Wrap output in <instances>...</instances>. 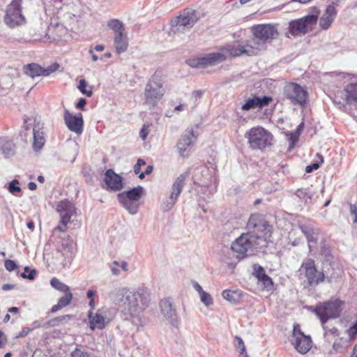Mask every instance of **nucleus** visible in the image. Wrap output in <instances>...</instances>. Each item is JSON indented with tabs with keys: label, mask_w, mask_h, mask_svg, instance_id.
I'll list each match as a JSON object with an SVG mask.
<instances>
[{
	"label": "nucleus",
	"mask_w": 357,
	"mask_h": 357,
	"mask_svg": "<svg viewBox=\"0 0 357 357\" xmlns=\"http://www.w3.org/2000/svg\"><path fill=\"white\" fill-rule=\"evenodd\" d=\"M110 301L121 309L125 314L137 317L149 305L150 289L144 286L137 287H114L108 294Z\"/></svg>",
	"instance_id": "obj_1"
},
{
	"label": "nucleus",
	"mask_w": 357,
	"mask_h": 357,
	"mask_svg": "<svg viewBox=\"0 0 357 357\" xmlns=\"http://www.w3.org/2000/svg\"><path fill=\"white\" fill-rule=\"evenodd\" d=\"M252 32L253 38L248 40V43L255 52V55L265 50L267 43H270L278 35L277 29L271 24L255 25L252 27Z\"/></svg>",
	"instance_id": "obj_2"
},
{
	"label": "nucleus",
	"mask_w": 357,
	"mask_h": 357,
	"mask_svg": "<svg viewBox=\"0 0 357 357\" xmlns=\"http://www.w3.org/2000/svg\"><path fill=\"white\" fill-rule=\"evenodd\" d=\"M165 90L160 78L153 75L146 84L144 89V102L151 108H154L162 99Z\"/></svg>",
	"instance_id": "obj_3"
},
{
	"label": "nucleus",
	"mask_w": 357,
	"mask_h": 357,
	"mask_svg": "<svg viewBox=\"0 0 357 357\" xmlns=\"http://www.w3.org/2000/svg\"><path fill=\"white\" fill-rule=\"evenodd\" d=\"M198 17L195 10H188L174 17L171 21L170 36H176L189 31L197 21Z\"/></svg>",
	"instance_id": "obj_4"
},
{
	"label": "nucleus",
	"mask_w": 357,
	"mask_h": 357,
	"mask_svg": "<svg viewBox=\"0 0 357 357\" xmlns=\"http://www.w3.org/2000/svg\"><path fill=\"white\" fill-rule=\"evenodd\" d=\"M251 235L250 233H243L232 243L231 249L236 254L238 261L246 257L248 252L262 246Z\"/></svg>",
	"instance_id": "obj_5"
},
{
	"label": "nucleus",
	"mask_w": 357,
	"mask_h": 357,
	"mask_svg": "<svg viewBox=\"0 0 357 357\" xmlns=\"http://www.w3.org/2000/svg\"><path fill=\"white\" fill-rule=\"evenodd\" d=\"M245 137L252 149H263L272 144L273 135L264 128L257 126L246 132Z\"/></svg>",
	"instance_id": "obj_6"
},
{
	"label": "nucleus",
	"mask_w": 357,
	"mask_h": 357,
	"mask_svg": "<svg viewBox=\"0 0 357 357\" xmlns=\"http://www.w3.org/2000/svg\"><path fill=\"white\" fill-rule=\"evenodd\" d=\"M334 104L340 109L345 108L346 105L357 106V81H351L342 90L336 93L333 98Z\"/></svg>",
	"instance_id": "obj_7"
},
{
	"label": "nucleus",
	"mask_w": 357,
	"mask_h": 357,
	"mask_svg": "<svg viewBox=\"0 0 357 357\" xmlns=\"http://www.w3.org/2000/svg\"><path fill=\"white\" fill-rule=\"evenodd\" d=\"M301 268L303 271L310 286H316L326 280L328 283L333 281L332 276H326L324 273L319 271L313 259H305L301 264Z\"/></svg>",
	"instance_id": "obj_8"
},
{
	"label": "nucleus",
	"mask_w": 357,
	"mask_h": 357,
	"mask_svg": "<svg viewBox=\"0 0 357 357\" xmlns=\"http://www.w3.org/2000/svg\"><path fill=\"white\" fill-rule=\"evenodd\" d=\"M268 227L267 221L264 216L259 213H254L250 215L248 223L247 228L253 238H255L261 245L266 241V234Z\"/></svg>",
	"instance_id": "obj_9"
},
{
	"label": "nucleus",
	"mask_w": 357,
	"mask_h": 357,
	"mask_svg": "<svg viewBox=\"0 0 357 357\" xmlns=\"http://www.w3.org/2000/svg\"><path fill=\"white\" fill-rule=\"evenodd\" d=\"M342 304L340 299L330 301L317 305L314 312L319 317L321 324H324L328 319L340 316Z\"/></svg>",
	"instance_id": "obj_10"
},
{
	"label": "nucleus",
	"mask_w": 357,
	"mask_h": 357,
	"mask_svg": "<svg viewBox=\"0 0 357 357\" xmlns=\"http://www.w3.org/2000/svg\"><path fill=\"white\" fill-rule=\"evenodd\" d=\"M317 14L307 15L289 22V33L293 36L305 35L317 24Z\"/></svg>",
	"instance_id": "obj_11"
},
{
	"label": "nucleus",
	"mask_w": 357,
	"mask_h": 357,
	"mask_svg": "<svg viewBox=\"0 0 357 357\" xmlns=\"http://www.w3.org/2000/svg\"><path fill=\"white\" fill-rule=\"evenodd\" d=\"M284 96L294 105L304 106L307 100V91L296 83H289L284 88Z\"/></svg>",
	"instance_id": "obj_12"
},
{
	"label": "nucleus",
	"mask_w": 357,
	"mask_h": 357,
	"mask_svg": "<svg viewBox=\"0 0 357 357\" xmlns=\"http://www.w3.org/2000/svg\"><path fill=\"white\" fill-rule=\"evenodd\" d=\"M292 337L291 342L298 352L305 354L310 351L312 344V339L310 335H305L301 331L298 324L294 326Z\"/></svg>",
	"instance_id": "obj_13"
},
{
	"label": "nucleus",
	"mask_w": 357,
	"mask_h": 357,
	"mask_svg": "<svg viewBox=\"0 0 357 357\" xmlns=\"http://www.w3.org/2000/svg\"><path fill=\"white\" fill-rule=\"evenodd\" d=\"M197 141V136L192 128L187 129L177 142L176 147L180 155L187 158L190 155L194 144Z\"/></svg>",
	"instance_id": "obj_14"
},
{
	"label": "nucleus",
	"mask_w": 357,
	"mask_h": 357,
	"mask_svg": "<svg viewBox=\"0 0 357 357\" xmlns=\"http://www.w3.org/2000/svg\"><path fill=\"white\" fill-rule=\"evenodd\" d=\"M22 1L13 0L8 6L4 20L10 27L19 26L22 21Z\"/></svg>",
	"instance_id": "obj_15"
},
{
	"label": "nucleus",
	"mask_w": 357,
	"mask_h": 357,
	"mask_svg": "<svg viewBox=\"0 0 357 357\" xmlns=\"http://www.w3.org/2000/svg\"><path fill=\"white\" fill-rule=\"evenodd\" d=\"M219 53H224L226 58L227 56L236 57L242 55L250 56L255 55V52L252 49L248 41H247L245 45H227L221 48V52Z\"/></svg>",
	"instance_id": "obj_16"
},
{
	"label": "nucleus",
	"mask_w": 357,
	"mask_h": 357,
	"mask_svg": "<svg viewBox=\"0 0 357 357\" xmlns=\"http://www.w3.org/2000/svg\"><path fill=\"white\" fill-rule=\"evenodd\" d=\"M63 119L66 126L73 132L80 135L84 130V120L81 113L75 115L70 114L68 110H64Z\"/></svg>",
	"instance_id": "obj_17"
},
{
	"label": "nucleus",
	"mask_w": 357,
	"mask_h": 357,
	"mask_svg": "<svg viewBox=\"0 0 357 357\" xmlns=\"http://www.w3.org/2000/svg\"><path fill=\"white\" fill-rule=\"evenodd\" d=\"M56 211L60 216V223L64 227L70 222L71 218L76 213V207L70 201L65 199L59 202L56 206Z\"/></svg>",
	"instance_id": "obj_18"
},
{
	"label": "nucleus",
	"mask_w": 357,
	"mask_h": 357,
	"mask_svg": "<svg viewBox=\"0 0 357 357\" xmlns=\"http://www.w3.org/2000/svg\"><path fill=\"white\" fill-rule=\"evenodd\" d=\"M76 250V243L69 236L62 238L56 247V250L64 257L67 262H70L73 260Z\"/></svg>",
	"instance_id": "obj_19"
},
{
	"label": "nucleus",
	"mask_w": 357,
	"mask_h": 357,
	"mask_svg": "<svg viewBox=\"0 0 357 357\" xmlns=\"http://www.w3.org/2000/svg\"><path fill=\"white\" fill-rule=\"evenodd\" d=\"M43 130V124L40 123V121L37 117H36L34 119L33 127V149L35 151H40L45 143V132Z\"/></svg>",
	"instance_id": "obj_20"
},
{
	"label": "nucleus",
	"mask_w": 357,
	"mask_h": 357,
	"mask_svg": "<svg viewBox=\"0 0 357 357\" xmlns=\"http://www.w3.org/2000/svg\"><path fill=\"white\" fill-rule=\"evenodd\" d=\"M106 189L112 191H119L123 188L122 177L116 174L112 169L106 171L104 178Z\"/></svg>",
	"instance_id": "obj_21"
},
{
	"label": "nucleus",
	"mask_w": 357,
	"mask_h": 357,
	"mask_svg": "<svg viewBox=\"0 0 357 357\" xmlns=\"http://www.w3.org/2000/svg\"><path fill=\"white\" fill-rule=\"evenodd\" d=\"M105 311L102 309H99L96 312L95 315L93 316L91 311L89 312V325L91 330H94L96 328L102 329L105 327L106 324L109 323V320H107L105 317Z\"/></svg>",
	"instance_id": "obj_22"
},
{
	"label": "nucleus",
	"mask_w": 357,
	"mask_h": 357,
	"mask_svg": "<svg viewBox=\"0 0 357 357\" xmlns=\"http://www.w3.org/2000/svg\"><path fill=\"white\" fill-rule=\"evenodd\" d=\"M337 12L333 5H328L319 19V24L321 29H328L334 22Z\"/></svg>",
	"instance_id": "obj_23"
},
{
	"label": "nucleus",
	"mask_w": 357,
	"mask_h": 357,
	"mask_svg": "<svg viewBox=\"0 0 357 357\" xmlns=\"http://www.w3.org/2000/svg\"><path fill=\"white\" fill-rule=\"evenodd\" d=\"M160 307L162 314L166 319H167L172 325L177 326L176 310L173 307L170 299L165 298L162 300L160 303Z\"/></svg>",
	"instance_id": "obj_24"
},
{
	"label": "nucleus",
	"mask_w": 357,
	"mask_h": 357,
	"mask_svg": "<svg viewBox=\"0 0 357 357\" xmlns=\"http://www.w3.org/2000/svg\"><path fill=\"white\" fill-rule=\"evenodd\" d=\"M254 275L257 278L259 282L261 283L264 288L271 290L273 286V280L266 275L264 268L258 264L253 266Z\"/></svg>",
	"instance_id": "obj_25"
},
{
	"label": "nucleus",
	"mask_w": 357,
	"mask_h": 357,
	"mask_svg": "<svg viewBox=\"0 0 357 357\" xmlns=\"http://www.w3.org/2000/svg\"><path fill=\"white\" fill-rule=\"evenodd\" d=\"M299 228L307 240L310 251H312L311 244L317 243L319 238V230L310 225H301L299 226Z\"/></svg>",
	"instance_id": "obj_26"
},
{
	"label": "nucleus",
	"mask_w": 357,
	"mask_h": 357,
	"mask_svg": "<svg viewBox=\"0 0 357 357\" xmlns=\"http://www.w3.org/2000/svg\"><path fill=\"white\" fill-rule=\"evenodd\" d=\"M271 101V98L270 97L263 96L262 98H260L255 95L252 98L247 100L241 108L243 110L246 111L256 107L261 108L268 105Z\"/></svg>",
	"instance_id": "obj_27"
},
{
	"label": "nucleus",
	"mask_w": 357,
	"mask_h": 357,
	"mask_svg": "<svg viewBox=\"0 0 357 357\" xmlns=\"http://www.w3.org/2000/svg\"><path fill=\"white\" fill-rule=\"evenodd\" d=\"M199 58L201 68L215 65L226 60V56L224 53L219 52L209 53L204 56Z\"/></svg>",
	"instance_id": "obj_28"
},
{
	"label": "nucleus",
	"mask_w": 357,
	"mask_h": 357,
	"mask_svg": "<svg viewBox=\"0 0 357 357\" xmlns=\"http://www.w3.org/2000/svg\"><path fill=\"white\" fill-rule=\"evenodd\" d=\"M64 8H61V9L57 13V17L59 20V22L56 23L55 26L56 28L61 27V33H65L67 31V29L64 25L70 24V22L74 20L75 15L66 12L64 13Z\"/></svg>",
	"instance_id": "obj_29"
},
{
	"label": "nucleus",
	"mask_w": 357,
	"mask_h": 357,
	"mask_svg": "<svg viewBox=\"0 0 357 357\" xmlns=\"http://www.w3.org/2000/svg\"><path fill=\"white\" fill-rule=\"evenodd\" d=\"M144 192V188L141 185H138L129 190L119 193L117 195L139 203Z\"/></svg>",
	"instance_id": "obj_30"
},
{
	"label": "nucleus",
	"mask_w": 357,
	"mask_h": 357,
	"mask_svg": "<svg viewBox=\"0 0 357 357\" xmlns=\"http://www.w3.org/2000/svg\"><path fill=\"white\" fill-rule=\"evenodd\" d=\"M117 199L121 206L123 207L130 215H133L137 213L139 208V203L131 201L119 195H117Z\"/></svg>",
	"instance_id": "obj_31"
},
{
	"label": "nucleus",
	"mask_w": 357,
	"mask_h": 357,
	"mask_svg": "<svg viewBox=\"0 0 357 357\" xmlns=\"http://www.w3.org/2000/svg\"><path fill=\"white\" fill-rule=\"evenodd\" d=\"M114 45L116 52L120 54L128 49V43L127 36L123 33H117L114 36Z\"/></svg>",
	"instance_id": "obj_32"
},
{
	"label": "nucleus",
	"mask_w": 357,
	"mask_h": 357,
	"mask_svg": "<svg viewBox=\"0 0 357 357\" xmlns=\"http://www.w3.org/2000/svg\"><path fill=\"white\" fill-rule=\"evenodd\" d=\"M64 294L65 295L59 300L58 303L52 306L51 309L52 312L54 313L70 303L73 299V294L70 291L65 292Z\"/></svg>",
	"instance_id": "obj_33"
},
{
	"label": "nucleus",
	"mask_w": 357,
	"mask_h": 357,
	"mask_svg": "<svg viewBox=\"0 0 357 357\" xmlns=\"http://www.w3.org/2000/svg\"><path fill=\"white\" fill-rule=\"evenodd\" d=\"M25 74L31 78L43 76V68L35 63H29L25 67Z\"/></svg>",
	"instance_id": "obj_34"
},
{
	"label": "nucleus",
	"mask_w": 357,
	"mask_h": 357,
	"mask_svg": "<svg viewBox=\"0 0 357 357\" xmlns=\"http://www.w3.org/2000/svg\"><path fill=\"white\" fill-rule=\"evenodd\" d=\"M185 178L186 176L185 174H181L176 178V179L175 180L174 183L172 185L171 192L172 194L178 197L184 186Z\"/></svg>",
	"instance_id": "obj_35"
},
{
	"label": "nucleus",
	"mask_w": 357,
	"mask_h": 357,
	"mask_svg": "<svg viewBox=\"0 0 357 357\" xmlns=\"http://www.w3.org/2000/svg\"><path fill=\"white\" fill-rule=\"evenodd\" d=\"M177 199L178 197L171 193L169 196L162 199L160 209L164 212L170 211L176 204Z\"/></svg>",
	"instance_id": "obj_36"
},
{
	"label": "nucleus",
	"mask_w": 357,
	"mask_h": 357,
	"mask_svg": "<svg viewBox=\"0 0 357 357\" xmlns=\"http://www.w3.org/2000/svg\"><path fill=\"white\" fill-rule=\"evenodd\" d=\"M73 317V315H63V316H59L56 318H54L45 323H44L43 326L44 327H54V326H58L60 324L66 322L68 320L72 319Z\"/></svg>",
	"instance_id": "obj_37"
},
{
	"label": "nucleus",
	"mask_w": 357,
	"mask_h": 357,
	"mask_svg": "<svg viewBox=\"0 0 357 357\" xmlns=\"http://www.w3.org/2000/svg\"><path fill=\"white\" fill-rule=\"evenodd\" d=\"M222 297L229 302L236 304L240 298L241 294L238 291L225 289L222 293Z\"/></svg>",
	"instance_id": "obj_38"
},
{
	"label": "nucleus",
	"mask_w": 357,
	"mask_h": 357,
	"mask_svg": "<svg viewBox=\"0 0 357 357\" xmlns=\"http://www.w3.org/2000/svg\"><path fill=\"white\" fill-rule=\"evenodd\" d=\"M108 26L115 32V34L123 33L125 31L123 24L116 19L109 20L108 22Z\"/></svg>",
	"instance_id": "obj_39"
},
{
	"label": "nucleus",
	"mask_w": 357,
	"mask_h": 357,
	"mask_svg": "<svg viewBox=\"0 0 357 357\" xmlns=\"http://www.w3.org/2000/svg\"><path fill=\"white\" fill-rule=\"evenodd\" d=\"M50 284L52 287H54L56 290L63 292V293L70 291L69 287L68 285L65 284L64 283L61 282L56 278H53L50 280Z\"/></svg>",
	"instance_id": "obj_40"
},
{
	"label": "nucleus",
	"mask_w": 357,
	"mask_h": 357,
	"mask_svg": "<svg viewBox=\"0 0 357 357\" xmlns=\"http://www.w3.org/2000/svg\"><path fill=\"white\" fill-rule=\"evenodd\" d=\"M296 195L301 199H303L305 203L311 202L312 193L309 188L298 189L296 192Z\"/></svg>",
	"instance_id": "obj_41"
},
{
	"label": "nucleus",
	"mask_w": 357,
	"mask_h": 357,
	"mask_svg": "<svg viewBox=\"0 0 357 357\" xmlns=\"http://www.w3.org/2000/svg\"><path fill=\"white\" fill-rule=\"evenodd\" d=\"M88 83L85 79H80L78 85V89L82 93L86 95L87 97H91L93 95V87L89 86V89H86Z\"/></svg>",
	"instance_id": "obj_42"
},
{
	"label": "nucleus",
	"mask_w": 357,
	"mask_h": 357,
	"mask_svg": "<svg viewBox=\"0 0 357 357\" xmlns=\"http://www.w3.org/2000/svg\"><path fill=\"white\" fill-rule=\"evenodd\" d=\"M8 190L13 195L18 194L21 192L19 181L13 179L8 185Z\"/></svg>",
	"instance_id": "obj_43"
},
{
	"label": "nucleus",
	"mask_w": 357,
	"mask_h": 357,
	"mask_svg": "<svg viewBox=\"0 0 357 357\" xmlns=\"http://www.w3.org/2000/svg\"><path fill=\"white\" fill-rule=\"evenodd\" d=\"M201 301L206 305L210 306L213 303V299L211 294L207 293L206 291L202 292L199 294Z\"/></svg>",
	"instance_id": "obj_44"
},
{
	"label": "nucleus",
	"mask_w": 357,
	"mask_h": 357,
	"mask_svg": "<svg viewBox=\"0 0 357 357\" xmlns=\"http://www.w3.org/2000/svg\"><path fill=\"white\" fill-rule=\"evenodd\" d=\"M70 357H91V354L84 349L76 347L74 351L71 352Z\"/></svg>",
	"instance_id": "obj_45"
},
{
	"label": "nucleus",
	"mask_w": 357,
	"mask_h": 357,
	"mask_svg": "<svg viewBox=\"0 0 357 357\" xmlns=\"http://www.w3.org/2000/svg\"><path fill=\"white\" fill-rule=\"evenodd\" d=\"M36 275V269H31L29 266L24 267V278L33 280Z\"/></svg>",
	"instance_id": "obj_46"
},
{
	"label": "nucleus",
	"mask_w": 357,
	"mask_h": 357,
	"mask_svg": "<svg viewBox=\"0 0 357 357\" xmlns=\"http://www.w3.org/2000/svg\"><path fill=\"white\" fill-rule=\"evenodd\" d=\"M303 123H300L296 130V133L291 134L290 139L293 142L292 144L290 146L291 148H293L294 146V143L297 141L298 137L300 135L301 130L303 128Z\"/></svg>",
	"instance_id": "obj_47"
},
{
	"label": "nucleus",
	"mask_w": 357,
	"mask_h": 357,
	"mask_svg": "<svg viewBox=\"0 0 357 357\" xmlns=\"http://www.w3.org/2000/svg\"><path fill=\"white\" fill-rule=\"evenodd\" d=\"M235 346L237 349H239V351L241 354H246L244 342L240 337H235Z\"/></svg>",
	"instance_id": "obj_48"
},
{
	"label": "nucleus",
	"mask_w": 357,
	"mask_h": 357,
	"mask_svg": "<svg viewBox=\"0 0 357 357\" xmlns=\"http://www.w3.org/2000/svg\"><path fill=\"white\" fill-rule=\"evenodd\" d=\"M59 66L58 63H54L48 66L47 68H43V76H48L51 73H54L59 68Z\"/></svg>",
	"instance_id": "obj_49"
},
{
	"label": "nucleus",
	"mask_w": 357,
	"mask_h": 357,
	"mask_svg": "<svg viewBox=\"0 0 357 357\" xmlns=\"http://www.w3.org/2000/svg\"><path fill=\"white\" fill-rule=\"evenodd\" d=\"M345 348V346L342 344L341 340H336L333 345V349L337 353H342Z\"/></svg>",
	"instance_id": "obj_50"
},
{
	"label": "nucleus",
	"mask_w": 357,
	"mask_h": 357,
	"mask_svg": "<svg viewBox=\"0 0 357 357\" xmlns=\"http://www.w3.org/2000/svg\"><path fill=\"white\" fill-rule=\"evenodd\" d=\"M150 126L149 124H144L139 132V137L142 140H145L149 133Z\"/></svg>",
	"instance_id": "obj_51"
},
{
	"label": "nucleus",
	"mask_w": 357,
	"mask_h": 357,
	"mask_svg": "<svg viewBox=\"0 0 357 357\" xmlns=\"http://www.w3.org/2000/svg\"><path fill=\"white\" fill-rule=\"evenodd\" d=\"M350 339H353L357 335V321L347 330Z\"/></svg>",
	"instance_id": "obj_52"
},
{
	"label": "nucleus",
	"mask_w": 357,
	"mask_h": 357,
	"mask_svg": "<svg viewBox=\"0 0 357 357\" xmlns=\"http://www.w3.org/2000/svg\"><path fill=\"white\" fill-rule=\"evenodd\" d=\"M186 62L188 65L192 68H201L199 58L190 59Z\"/></svg>",
	"instance_id": "obj_53"
},
{
	"label": "nucleus",
	"mask_w": 357,
	"mask_h": 357,
	"mask_svg": "<svg viewBox=\"0 0 357 357\" xmlns=\"http://www.w3.org/2000/svg\"><path fill=\"white\" fill-rule=\"evenodd\" d=\"M146 162L143 159H138L137 163L134 165V172L137 174H139L141 167L145 165Z\"/></svg>",
	"instance_id": "obj_54"
},
{
	"label": "nucleus",
	"mask_w": 357,
	"mask_h": 357,
	"mask_svg": "<svg viewBox=\"0 0 357 357\" xmlns=\"http://www.w3.org/2000/svg\"><path fill=\"white\" fill-rule=\"evenodd\" d=\"M4 266L5 268L9 271L15 270L17 267L16 264L13 261L10 259H7L5 261Z\"/></svg>",
	"instance_id": "obj_55"
},
{
	"label": "nucleus",
	"mask_w": 357,
	"mask_h": 357,
	"mask_svg": "<svg viewBox=\"0 0 357 357\" xmlns=\"http://www.w3.org/2000/svg\"><path fill=\"white\" fill-rule=\"evenodd\" d=\"M350 213L354 216V223H357V206L355 204H350Z\"/></svg>",
	"instance_id": "obj_56"
},
{
	"label": "nucleus",
	"mask_w": 357,
	"mask_h": 357,
	"mask_svg": "<svg viewBox=\"0 0 357 357\" xmlns=\"http://www.w3.org/2000/svg\"><path fill=\"white\" fill-rule=\"evenodd\" d=\"M320 167V163L319 162H314L310 165H307L306 167H305V172L307 173H310L312 172L313 170H317L319 169V167Z\"/></svg>",
	"instance_id": "obj_57"
},
{
	"label": "nucleus",
	"mask_w": 357,
	"mask_h": 357,
	"mask_svg": "<svg viewBox=\"0 0 357 357\" xmlns=\"http://www.w3.org/2000/svg\"><path fill=\"white\" fill-rule=\"evenodd\" d=\"M7 342V339L4 333L0 331V349L3 348Z\"/></svg>",
	"instance_id": "obj_58"
},
{
	"label": "nucleus",
	"mask_w": 357,
	"mask_h": 357,
	"mask_svg": "<svg viewBox=\"0 0 357 357\" xmlns=\"http://www.w3.org/2000/svg\"><path fill=\"white\" fill-rule=\"evenodd\" d=\"M86 104V100L84 98H81L79 100V101L77 102L76 107H77V108L84 110V106Z\"/></svg>",
	"instance_id": "obj_59"
},
{
	"label": "nucleus",
	"mask_w": 357,
	"mask_h": 357,
	"mask_svg": "<svg viewBox=\"0 0 357 357\" xmlns=\"http://www.w3.org/2000/svg\"><path fill=\"white\" fill-rule=\"evenodd\" d=\"M114 264L116 265V266H120L121 268L126 272L128 271V263L126 262V261H122L121 263V264H119L116 261H114L113 262Z\"/></svg>",
	"instance_id": "obj_60"
},
{
	"label": "nucleus",
	"mask_w": 357,
	"mask_h": 357,
	"mask_svg": "<svg viewBox=\"0 0 357 357\" xmlns=\"http://www.w3.org/2000/svg\"><path fill=\"white\" fill-rule=\"evenodd\" d=\"M193 287L198 292L199 295L201 294L202 292L204 291L202 287L197 282H193Z\"/></svg>",
	"instance_id": "obj_61"
},
{
	"label": "nucleus",
	"mask_w": 357,
	"mask_h": 357,
	"mask_svg": "<svg viewBox=\"0 0 357 357\" xmlns=\"http://www.w3.org/2000/svg\"><path fill=\"white\" fill-rule=\"evenodd\" d=\"M96 294V291L93 290V289H89L86 292V297L91 300V299H94V296Z\"/></svg>",
	"instance_id": "obj_62"
},
{
	"label": "nucleus",
	"mask_w": 357,
	"mask_h": 357,
	"mask_svg": "<svg viewBox=\"0 0 357 357\" xmlns=\"http://www.w3.org/2000/svg\"><path fill=\"white\" fill-rule=\"evenodd\" d=\"M202 94H203V92L201 90H197V91H194L192 92V96L196 98V99H199L202 96Z\"/></svg>",
	"instance_id": "obj_63"
},
{
	"label": "nucleus",
	"mask_w": 357,
	"mask_h": 357,
	"mask_svg": "<svg viewBox=\"0 0 357 357\" xmlns=\"http://www.w3.org/2000/svg\"><path fill=\"white\" fill-rule=\"evenodd\" d=\"M55 231H59L60 232H65L66 230V227H64V225H61L60 222H59V225L56 227L54 229Z\"/></svg>",
	"instance_id": "obj_64"
}]
</instances>
